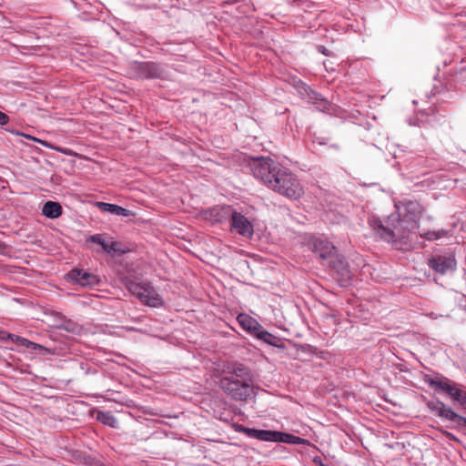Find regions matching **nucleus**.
<instances>
[{"instance_id":"dca6fc26","label":"nucleus","mask_w":466,"mask_h":466,"mask_svg":"<svg viewBox=\"0 0 466 466\" xmlns=\"http://www.w3.org/2000/svg\"><path fill=\"white\" fill-rule=\"evenodd\" d=\"M63 213L62 206L56 201H46L42 208V214L47 218L55 219L59 218Z\"/></svg>"},{"instance_id":"aec40b11","label":"nucleus","mask_w":466,"mask_h":466,"mask_svg":"<svg viewBox=\"0 0 466 466\" xmlns=\"http://www.w3.org/2000/svg\"><path fill=\"white\" fill-rule=\"evenodd\" d=\"M309 96L307 98L309 103H312L318 106L320 110L329 108V102L319 93L314 90H309Z\"/></svg>"},{"instance_id":"c85d7f7f","label":"nucleus","mask_w":466,"mask_h":466,"mask_svg":"<svg viewBox=\"0 0 466 466\" xmlns=\"http://www.w3.org/2000/svg\"><path fill=\"white\" fill-rule=\"evenodd\" d=\"M58 328L70 333H76L78 330L76 323L70 319H64Z\"/></svg>"},{"instance_id":"f257e3e1","label":"nucleus","mask_w":466,"mask_h":466,"mask_svg":"<svg viewBox=\"0 0 466 466\" xmlns=\"http://www.w3.org/2000/svg\"><path fill=\"white\" fill-rule=\"evenodd\" d=\"M253 176L266 186L289 199H299L303 187L289 169L268 157H248L245 159Z\"/></svg>"},{"instance_id":"7ed1b4c3","label":"nucleus","mask_w":466,"mask_h":466,"mask_svg":"<svg viewBox=\"0 0 466 466\" xmlns=\"http://www.w3.org/2000/svg\"><path fill=\"white\" fill-rule=\"evenodd\" d=\"M370 227L383 241L397 244L407 236V221L400 218V214L393 213L383 221L379 217L372 215L368 218Z\"/></svg>"},{"instance_id":"6e6552de","label":"nucleus","mask_w":466,"mask_h":466,"mask_svg":"<svg viewBox=\"0 0 466 466\" xmlns=\"http://www.w3.org/2000/svg\"><path fill=\"white\" fill-rule=\"evenodd\" d=\"M431 268L440 274H446L456 269L457 262L454 255L442 256L435 255L429 258L428 262Z\"/></svg>"},{"instance_id":"c756f323","label":"nucleus","mask_w":466,"mask_h":466,"mask_svg":"<svg viewBox=\"0 0 466 466\" xmlns=\"http://www.w3.org/2000/svg\"><path fill=\"white\" fill-rule=\"evenodd\" d=\"M309 90H312L309 86H307L306 84H302L300 86H299V94L305 97V98H308L309 96Z\"/></svg>"},{"instance_id":"e433bc0d","label":"nucleus","mask_w":466,"mask_h":466,"mask_svg":"<svg viewBox=\"0 0 466 466\" xmlns=\"http://www.w3.org/2000/svg\"><path fill=\"white\" fill-rule=\"evenodd\" d=\"M419 122L422 123V122H424V121H423V120H419V119H418V122H416V121L411 122V120H410L409 125H417V126H420V123H419Z\"/></svg>"},{"instance_id":"9d476101","label":"nucleus","mask_w":466,"mask_h":466,"mask_svg":"<svg viewBox=\"0 0 466 466\" xmlns=\"http://www.w3.org/2000/svg\"><path fill=\"white\" fill-rule=\"evenodd\" d=\"M418 234L420 238L429 240L434 241L440 238H449L454 236L455 224L451 226L449 228H441V229H431L421 225L417 226Z\"/></svg>"},{"instance_id":"bb28decb","label":"nucleus","mask_w":466,"mask_h":466,"mask_svg":"<svg viewBox=\"0 0 466 466\" xmlns=\"http://www.w3.org/2000/svg\"><path fill=\"white\" fill-rule=\"evenodd\" d=\"M86 242H91V243H95V244L100 245L103 249H104V247H106V244H107L106 236L105 234H94V235H91L86 239Z\"/></svg>"},{"instance_id":"4c0bfd02","label":"nucleus","mask_w":466,"mask_h":466,"mask_svg":"<svg viewBox=\"0 0 466 466\" xmlns=\"http://www.w3.org/2000/svg\"><path fill=\"white\" fill-rule=\"evenodd\" d=\"M6 248V245L3 242H0V249H5Z\"/></svg>"},{"instance_id":"2eb2a0df","label":"nucleus","mask_w":466,"mask_h":466,"mask_svg":"<svg viewBox=\"0 0 466 466\" xmlns=\"http://www.w3.org/2000/svg\"><path fill=\"white\" fill-rule=\"evenodd\" d=\"M96 207L103 212H107L113 215L121 216V217H130L134 216V212L120 207L116 204H111L106 202H96Z\"/></svg>"},{"instance_id":"c9c22d12","label":"nucleus","mask_w":466,"mask_h":466,"mask_svg":"<svg viewBox=\"0 0 466 466\" xmlns=\"http://www.w3.org/2000/svg\"><path fill=\"white\" fill-rule=\"evenodd\" d=\"M447 436L449 437L450 440H453V441H458L459 440L451 433H447Z\"/></svg>"},{"instance_id":"4be33fe9","label":"nucleus","mask_w":466,"mask_h":466,"mask_svg":"<svg viewBox=\"0 0 466 466\" xmlns=\"http://www.w3.org/2000/svg\"><path fill=\"white\" fill-rule=\"evenodd\" d=\"M96 419L103 424L111 428L117 427V420L110 411H98Z\"/></svg>"},{"instance_id":"b1692460","label":"nucleus","mask_w":466,"mask_h":466,"mask_svg":"<svg viewBox=\"0 0 466 466\" xmlns=\"http://www.w3.org/2000/svg\"><path fill=\"white\" fill-rule=\"evenodd\" d=\"M104 251L112 256L114 255H123L127 252L125 248H122V244L118 241H111L108 242L106 247H104Z\"/></svg>"},{"instance_id":"393cba45","label":"nucleus","mask_w":466,"mask_h":466,"mask_svg":"<svg viewBox=\"0 0 466 466\" xmlns=\"http://www.w3.org/2000/svg\"><path fill=\"white\" fill-rule=\"evenodd\" d=\"M0 335H1L0 336L1 339H8L14 340L15 338L16 340H19L21 342V345L25 346L27 348H29V347H33V349L42 348V346H40V345H38L36 343L31 342L28 339H26L20 338L18 336H15V335H13V334H9V333H6L5 331H0Z\"/></svg>"},{"instance_id":"6ab92c4d","label":"nucleus","mask_w":466,"mask_h":466,"mask_svg":"<svg viewBox=\"0 0 466 466\" xmlns=\"http://www.w3.org/2000/svg\"><path fill=\"white\" fill-rule=\"evenodd\" d=\"M248 437L257 439L259 441H263L273 442L274 431L258 430V429L250 428V431H248Z\"/></svg>"},{"instance_id":"f704fd0d","label":"nucleus","mask_w":466,"mask_h":466,"mask_svg":"<svg viewBox=\"0 0 466 466\" xmlns=\"http://www.w3.org/2000/svg\"><path fill=\"white\" fill-rule=\"evenodd\" d=\"M466 71V66H461L459 69L456 70L457 75H462V73Z\"/></svg>"},{"instance_id":"423d86ee","label":"nucleus","mask_w":466,"mask_h":466,"mask_svg":"<svg viewBox=\"0 0 466 466\" xmlns=\"http://www.w3.org/2000/svg\"><path fill=\"white\" fill-rule=\"evenodd\" d=\"M427 407L438 417L446 419L457 424L458 427L466 428V418L456 413L441 400L428 401Z\"/></svg>"},{"instance_id":"f3484780","label":"nucleus","mask_w":466,"mask_h":466,"mask_svg":"<svg viewBox=\"0 0 466 466\" xmlns=\"http://www.w3.org/2000/svg\"><path fill=\"white\" fill-rule=\"evenodd\" d=\"M258 339H259V340L263 341L264 343H267L270 346L279 348L280 350L286 349L285 344L281 338L269 333L264 328H263L262 331H260L258 334Z\"/></svg>"},{"instance_id":"20e7f679","label":"nucleus","mask_w":466,"mask_h":466,"mask_svg":"<svg viewBox=\"0 0 466 466\" xmlns=\"http://www.w3.org/2000/svg\"><path fill=\"white\" fill-rule=\"evenodd\" d=\"M424 380L436 393L445 395L454 403L459 404L461 411L466 414V391L462 389V385L442 375L435 377L425 375Z\"/></svg>"},{"instance_id":"f03ea898","label":"nucleus","mask_w":466,"mask_h":466,"mask_svg":"<svg viewBox=\"0 0 466 466\" xmlns=\"http://www.w3.org/2000/svg\"><path fill=\"white\" fill-rule=\"evenodd\" d=\"M218 385L225 394L237 401H247L255 394L252 370L238 361L223 364Z\"/></svg>"},{"instance_id":"58836bf2","label":"nucleus","mask_w":466,"mask_h":466,"mask_svg":"<svg viewBox=\"0 0 466 466\" xmlns=\"http://www.w3.org/2000/svg\"><path fill=\"white\" fill-rule=\"evenodd\" d=\"M410 355H412V357L419 362V360L414 356V354L411 351H409Z\"/></svg>"},{"instance_id":"473e14b6","label":"nucleus","mask_w":466,"mask_h":466,"mask_svg":"<svg viewBox=\"0 0 466 466\" xmlns=\"http://www.w3.org/2000/svg\"><path fill=\"white\" fill-rule=\"evenodd\" d=\"M236 431L238 432L245 433L247 436H248V431H250V428L245 427L243 425H237Z\"/></svg>"},{"instance_id":"ddd939ff","label":"nucleus","mask_w":466,"mask_h":466,"mask_svg":"<svg viewBox=\"0 0 466 466\" xmlns=\"http://www.w3.org/2000/svg\"><path fill=\"white\" fill-rule=\"evenodd\" d=\"M424 208L417 201L410 200V231L420 225V220L430 219V217L423 216Z\"/></svg>"},{"instance_id":"0eeeda50","label":"nucleus","mask_w":466,"mask_h":466,"mask_svg":"<svg viewBox=\"0 0 466 466\" xmlns=\"http://www.w3.org/2000/svg\"><path fill=\"white\" fill-rule=\"evenodd\" d=\"M230 230L240 236L250 238L254 234V226L246 216L235 210L230 219Z\"/></svg>"},{"instance_id":"39448f33","label":"nucleus","mask_w":466,"mask_h":466,"mask_svg":"<svg viewBox=\"0 0 466 466\" xmlns=\"http://www.w3.org/2000/svg\"><path fill=\"white\" fill-rule=\"evenodd\" d=\"M133 76L140 79H164L167 76L165 68L156 62L135 61L130 65Z\"/></svg>"},{"instance_id":"7c9ffc66","label":"nucleus","mask_w":466,"mask_h":466,"mask_svg":"<svg viewBox=\"0 0 466 466\" xmlns=\"http://www.w3.org/2000/svg\"><path fill=\"white\" fill-rule=\"evenodd\" d=\"M309 443V441L308 440L294 435V438H293V441H292L291 444L308 445Z\"/></svg>"},{"instance_id":"2f4dec72","label":"nucleus","mask_w":466,"mask_h":466,"mask_svg":"<svg viewBox=\"0 0 466 466\" xmlns=\"http://www.w3.org/2000/svg\"><path fill=\"white\" fill-rule=\"evenodd\" d=\"M9 116L5 113L0 111V125L5 126L9 123Z\"/></svg>"},{"instance_id":"1a4fd4ad","label":"nucleus","mask_w":466,"mask_h":466,"mask_svg":"<svg viewBox=\"0 0 466 466\" xmlns=\"http://www.w3.org/2000/svg\"><path fill=\"white\" fill-rule=\"evenodd\" d=\"M67 277L72 283L78 284L82 287L92 288L98 285L100 282V279L96 275L82 268H74L70 270Z\"/></svg>"},{"instance_id":"4468645a","label":"nucleus","mask_w":466,"mask_h":466,"mask_svg":"<svg viewBox=\"0 0 466 466\" xmlns=\"http://www.w3.org/2000/svg\"><path fill=\"white\" fill-rule=\"evenodd\" d=\"M235 209L231 206L216 207L210 210L211 218L216 223H223L232 218Z\"/></svg>"},{"instance_id":"a211bd4d","label":"nucleus","mask_w":466,"mask_h":466,"mask_svg":"<svg viewBox=\"0 0 466 466\" xmlns=\"http://www.w3.org/2000/svg\"><path fill=\"white\" fill-rule=\"evenodd\" d=\"M144 296V300L141 301L149 307L157 308L163 305L162 299L155 292L151 286L148 287V291H146Z\"/></svg>"},{"instance_id":"72a5a7b5","label":"nucleus","mask_w":466,"mask_h":466,"mask_svg":"<svg viewBox=\"0 0 466 466\" xmlns=\"http://www.w3.org/2000/svg\"><path fill=\"white\" fill-rule=\"evenodd\" d=\"M317 49L319 52L325 56H329V51L324 46H318Z\"/></svg>"},{"instance_id":"5701e85b","label":"nucleus","mask_w":466,"mask_h":466,"mask_svg":"<svg viewBox=\"0 0 466 466\" xmlns=\"http://www.w3.org/2000/svg\"><path fill=\"white\" fill-rule=\"evenodd\" d=\"M328 264L329 266L336 269L338 272L341 273L345 271L347 268V262L345 258L341 256L337 255V253H334V257L332 258H329Z\"/></svg>"},{"instance_id":"cd10ccee","label":"nucleus","mask_w":466,"mask_h":466,"mask_svg":"<svg viewBox=\"0 0 466 466\" xmlns=\"http://www.w3.org/2000/svg\"><path fill=\"white\" fill-rule=\"evenodd\" d=\"M25 137L28 139H31V140H34L43 146H45L46 147H48V148H51V149H54V150H56L58 152H62V153H65L66 155H69L70 153L66 150V149H62L58 147H55L53 145H51L50 143H48L47 141H45V140H42V139H39V138H35L30 135H25Z\"/></svg>"},{"instance_id":"f8f14e48","label":"nucleus","mask_w":466,"mask_h":466,"mask_svg":"<svg viewBox=\"0 0 466 466\" xmlns=\"http://www.w3.org/2000/svg\"><path fill=\"white\" fill-rule=\"evenodd\" d=\"M237 320L247 333L256 339H258V334L263 329V326L257 319L246 313L238 314Z\"/></svg>"},{"instance_id":"a878e982","label":"nucleus","mask_w":466,"mask_h":466,"mask_svg":"<svg viewBox=\"0 0 466 466\" xmlns=\"http://www.w3.org/2000/svg\"><path fill=\"white\" fill-rule=\"evenodd\" d=\"M294 435L282 431H274L273 442H282L291 444Z\"/></svg>"},{"instance_id":"9b49d317","label":"nucleus","mask_w":466,"mask_h":466,"mask_svg":"<svg viewBox=\"0 0 466 466\" xmlns=\"http://www.w3.org/2000/svg\"><path fill=\"white\" fill-rule=\"evenodd\" d=\"M312 251L322 260H329L336 253L335 246L327 239L316 238L312 243Z\"/></svg>"},{"instance_id":"412c9836","label":"nucleus","mask_w":466,"mask_h":466,"mask_svg":"<svg viewBox=\"0 0 466 466\" xmlns=\"http://www.w3.org/2000/svg\"><path fill=\"white\" fill-rule=\"evenodd\" d=\"M148 284H140L131 281L127 284L128 290L137 297L140 300H144L146 291H148Z\"/></svg>"}]
</instances>
